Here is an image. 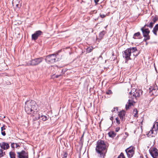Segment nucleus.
<instances>
[{
	"label": "nucleus",
	"mask_w": 158,
	"mask_h": 158,
	"mask_svg": "<svg viewBox=\"0 0 158 158\" xmlns=\"http://www.w3.org/2000/svg\"><path fill=\"white\" fill-rule=\"evenodd\" d=\"M58 54H52L47 56L45 58L46 61L48 63H53L56 61V56Z\"/></svg>",
	"instance_id": "20e7f679"
},
{
	"label": "nucleus",
	"mask_w": 158,
	"mask_h": 158,
	"mask_svg": "<svg viewBox=\"0 0 158 158\" xmlns=\"http://www.w3.org/2000/svg\"><path fill=\"white\" fill-rule=\"evenodd\" d=\"M115 109H116V110L117 111V110H118L117 108H114V110H112V112H114V111H115Z\"/></svg>",
	"instance_id": "e433bc0d"
},
{
	"label": "nucleus",
	"mask_w": 158,
	"mask_h": 158,
	"mask_svg": "<svg viewBox=\"0 0 158 158\" xmlns=\"http://www.w3.org/2000/svg\"><path fill=\"white\" fill-rule=\"evenodd\" d=\"M43 58H39L32 60L27 63V65L28 66L36 65L41 62Z\"/></svg>",
	"instance_id": "39448f33"
},
{
	"label": "nucleus",
	"mask_w": 158,
	"mask_h": 158,
	"mask_svg": "<svg viewBox=\"0 0 158 158\" xmlns=\"http://www.w3.org/2000/svg\"><path fill=\"white\" fill-rule=\"evenodd\" d=\"M99 58H101L102 59V56L100 55L99 57Z\"/></svg>",
	"instance_id": "58836bf2"
},
{
	"label": "nucleus",
	"mask_w": 158,
	"mask_h": 158,
	"mask_svg": "<svg viewBox=\"0 0 158 158\" xmlns=\"http://www.w3.org/2000/svg\"><path fill=\"white\" fill-rule=\"evenodd\" d=\"M141 91L139 90H136L135 92L131 91L129 93V98H130L128 101V102L126 105V109L127 110L131 106H133L135 103L134 101V99H136V97H139L141 94Z\"/></svg>",
	"instance_id": "7ed1b4c3"
},
{
	"label": "nucleus",
	"mask_w": 158,
	"mask_h": 158,
	"mask_svg": "<svg viewBox=\"0 0 158 158\" xmlns=\"http://www.w3.org/2000/svg\"><path fill=\"white\" fill-rule=\"evenodd\" d=\"M113 117H111L110 118V119L111 120H112V119H113Z\"/></svg>",
	"instance_id": "a19ab883"
},
{
	"label": "nucleus",
	"mask_w": 158,
	"mask_h": 158,
	"mask_svg": "<svg viewBox=\"0 0 158 158\" xmlns=\"http://www.w3.org/2000/svg\"><path fill=\"white\" fill-rule=\"evenodd\" d=\"M150 154L154 158H156L158 156V150L155 148H151L149 149Z\"/></svg>",
	"instance_id": "0eeeda50"
},
{
	"label": "nucleus",
	"mask_w": 158,
	"mask_h": 158,
	"mask_svg": "<svg viewBox=\"0 0 158 158\" xmlns=\"http://www.w3.org/2000/svg\"><path fill=\"white\" fill-rule=\"evenodd\" d=\"M154 130L153 129H151L147 134V135L149 137H152L154 136V135L153 133Z\"/></svg>",
	"instance_id": "a211bd4d"
},
{
	"label": "nucleus",
	"mask_w": 158,
	"mask_h": 158,
	"mask_svg": "<svg viewBox=\"0 0 158 158\" xmlns=\"http://www.w3.org/2000/svg\"><path fill=\"white\" fill-rule=\"evenodd\" d=\"M158 90V88L157 86L153 87L151 86L149 88V93L150 94H153L155 96H156L158 94L157 93Z\"/></svg>",
	"instance_id": "1a4fd4ad"
},
{
	"label": "nucleus",
	"mask_w": 158,
	"mask_h": 158,
	"mask_svg": "<svg viewBox=\"0 0 158 158\" xmlns=\"http://www.w3.org/2000/svg\"><path fill=\"white\" fill-rule=\"evenodd\" d=\"M116 123L118 124H119L120 123V120H119V119L118 118H116Z\"/></svg>",
	"instance_id": "7c9ffc66"
},
{
	"label": "nucleus",
	"mask_w": 158,
	"mask_h": 158,
	"mask_svg": "<svg viewBox=\"0 0 158 158\" xmlns=\"http://www.w3.org/2000/svg\"><path fill=\"white\" fill-rule=\"evenodd\" d=\"M128 49L130 50L131 54V53H134L133 54L134 56H136L138 55L139 53L136 48L132 47L129 48Z\"/></svg>",
	"instance_id": "f8f14e48"
},
{
	"label": "nucleus",
	"mask_w": 158,
	"mask_h": 158,
	"mask_svg": "<svg viewBox=\"0 0 158 158\" xmlns=\"http://www.w3.org/2000/svg\"><path fill=\"white\" fill-rule=\"evenodd\" d=\"M158 19L156 17H154L153 18L152 20L153 21V23H154Z\"/></svg>",
	"instance_id": "c756f323"
},
{
	"label": "nucleus",
	"mask_w": 158,
	"mask_h": 158,
	"mask_svg": "<svg viewBox=\"0 0 158 158\" xmlns=\"http://www.w3.org/2000/svg\"><path fill=\"white\" fill-rule=\"evenodd\" d=\"M108 146L106 142L99 140L97 142L95 151L97 156L100 158H105L107 152Z\"/></svg>",
	"instance_id": "f03ea898"
},
{
	"label": "nucleus",
	"mask_w": 158,
	"mask_h": 158,
	"mask_svg": "<svg viewBox=\"0 0 158 158\" xmlns=\"http://www.w3.org/2000/svg\"><path fill=\"white\" fill-rule=\"evenodd\" d=\"M38 106L35 102L34 101H29L25 103V110L28 114H32L36 120L39 118L38 114Z\"/></svg>",
	"instance_id": "f257e3e1"
},
{
	"label": "nucleus",
	"mask_w": 158,
	"mask_h": 158,
	"mask_svg": "<svg viewBox=\"0 0 158 158\" xmlns=\"http://www.w3.org/2000/svg\"><path fill=\"white\" fill-rule=\"evenodd\" d=\"M146 156V158H148L147 157V156Z\"/></svg>",
	"instance_id": "37998d69"
},
{
	"label": "nucleus",
	"mask_w": 158,
	"mask_h": 158,
	"mask_svg": "<svg viewBox=\"0 0 158 158\" xmlns=\"http://www.w3.org/2000/svg\"><path fill=\"white\" fill-rule=\"evenodd\" d=\"M106 33V31H101L99 34V37L100 39H102L105 34Z\"/></svg>",
	"instance_id": "4be33fe9"
},
{
	"label": "nucleus",
	"mask_w": 158,
	"mask_h": 158,
	"mask_svg": "<svg viewBox=\"0 0 158 158\" xmlns=\"http://www.w3.org/2000/svg\"><path fill=\"white\" fill-rule=\"evenodd\" d=\"M87 52H91V51H90V50L89 51V49H88H88H87Z\"/></svg>",
	"instance_id": "ea45409f"
},
{
	"label": "nucleus",
	"mask_w": 158,
	"mask_h": 158,
	"mask_svg": "<svg viewBox=\"0 0 158 158\" xmlns=\"http://www.w3.org/2000/svg\"><path fill=\"white\" fill-rule=\"evenodd\" d=\"M158 31V24H156L154 27V28L153 30V32L154 34L156 35H157V32Z\"/></svg>",
	"instance_id": "6ab92c4d"
},
{
	"label": "nucleus",
	"mask_w": 158,
	"mask_h": 158,
	"mask_svg": "<svg viewBox=\"0 0 158 158\" xmlns=\"http://www.w3.org/2000/svg\"><path fill=\"white\" fill-rule=\"evenodd\" d=\"M3 136H5L6 135V133L5 131H2L1 132Z\"/></svg>",
	"instance_id": "f704fd0d"
},
{
	"label": "nucleus",
	"mask_w": 158,
	"mask_h": 158,
	"mask_svg": "<svg viewBox=\"0 0 158 158\" xmlns=\"http://www.w3.org/2000/svg\"><path fill=\"white\" fill-rule=\"evenodd\" d=\"M125 115V112L124 111H122L119 112L118 114V116L122 120H123L124 119Z\"/></svg>",
	"instance_id": "f3484780"
},
{
	"label": "nucleus",
	"mask_w": 158,
	"mask_h": 158,
	"mask_svg": "<svg viewBox=\"0 0 158 158\" xmlns=\"http://www.w3.org/2000/svg\"><path fill=\"white\" fill-rule=\"evenodd\" d=\"M99 0H94V2L96 4V5H97L98 4V2H99Z\"/></svg>",
	"instance_id": "c9c22d12"
},
{
	"label": "nucleus",
	"mask_w": 158,
	"mask_h": 158,
	"mask_svg": "<svg viewBox=\"0 0 158 158\" xmlns=\"http://www.w3.org/2000/svg\"><path fill=\"white\" fill-rule=\"evenodd\" d=\"M118 158H125L123 154V153H121L120 155H119L118 157Z\"/></svg>",
	"instance_id": "bb28decb"
},
{
	"label": "nucleus",
	"mask_w": 158,
	"mask_h": 158,
	"mask_svg": "<svg viewBox=\"0 0 158 158\" xmlns=\"http://www.w3.org/2000/svg\"><path fill=\"white\" fill-rule=\"evenodd\" d=\"M4 154L3 152V150L1 149L0 150V157H2L4 155Z\"/></svg>",
	"instance_id": "c85d7f7f"
},
{
	"label": "nucleus",
	"mask_w": 158,
	"mask_h": 158,
	"mask_svg": "<svg viewBox=\"0 0 158 158\" xmlns=\"http://www.w3.org/2000/svg\"><path fill=\"white\" fill-rule=\"evenodd\" d=\"M146 26V25H145L144 27L141 28V30L143 32V36H147V35H149L150 32V31L148 29H144V27Z\"/></svg>",
	"instance_id": "ddd939ff"
},
{
	"label": "nucleus",
	"mask_w": 158,
	"mask_h": 158,
	"mask_svg": "<svg viewBox=\"0 0 158 158\" xmlns=\"http://www.w3.org/2000/svg\"><path fill=\"white\" fill-rule=\"evenodd\" d=\"M42 32L40 31H36L34 34L32 35V39L33 40H35L37 39L38 37L40 35Z\"/></svg>",
	"instance_id": "9b49d317"
},
{
	"label": "nucleus",
	"mask_w": 158,
	"mask_h": 158,
	"mask_svg": "<svg viewBox=\"0 0 158 158\" xmlns=\"http://www.w3.org/2000/svg\"><path fill=\"white\" fill-rule=\"evenodd\" d=\"M152 129H153L155 131L154 134H156V131L158 130V122H155L154 123L152 127Z\"/></svg>",
	"instance_id": "2eb2a0df"
},
{
	"label": "nucleus",
	"mask_w": 158,
	"mask_h": 158,
	"mask_svg": "<svg viewBox=\"0 0 158 158\" xmlns=\"http://www.w3.org/2000/svg\"><path fill=\"white\" fill-rule=\"evenodd\" d=\"M20 146L19 144L18 143H13L11 144V147L13 148H17L18 147H19Z\"/></svg>",
	"instance_id": "412c9836"
},
{
	"label": "nucleus",
	"mask_w": 158,
	"mask_h": 158,
	"mask_svg": "<svg viewBox=\"0 0 158 158\" xmlns=\"http://www.w3.org/2000/svg\"><path fill=\"white\" fill-rule=\"evenodd\" d=\"M133 114H134V116L135 117H137V109H134L133 111Z\"/></svg>",
	"instance_id": "393cba45"
},
{
	"label": "nucleus",
	"mask_w": 158,
	"mask_h": 158,
	"mask_svg": "<svg viewBox=\"0 0 158 158\" xmlns=\"http://www.w3.org/2000/svg\"><path fill=\"white\" fill-rule=\"evenodd\" d=\"M38 115L40 117L37 119L40 118L43 121H45L47 119H48L49 118L48 116H46L45 115H40V114H39V113H38Z\"/></svg>",
	"instance_id": "dca6fc26"
},
{
	"label": "nucleus",
	"mask_w": 158,
	"mask_h": 158,
	"mask_svg": "<svg viewBox=\"0 0 158 158\" xmlns=\"http://www.w3.org/2000/svg\"><path fill=\"white\" fill-rule=\"evenodd\" d=\"M143 36L145 37L144 40L145 41L148 40L150 39V36L149 35H147V36Z\"/></svg>",
	"instance_id": "a878e982"
},
{
	"label": "nucleus",
	"mask_w": 158,
	"mask_h": 158,
	"mask_svg": "<svg viewBox=\"0 0 158 158\" xmlns=\"http://www.w3.org/2000/svg\"><path fill=\"white\" fill-rule=\"evenodd\" d=\"M107 25L106 27H105V28H106V27H107Z\"/></svg>",
	"instance_id": "79ce46f5"
},
{
	"label": "nucleus",
	"mask_w": 158,
	"mask_h": 158,
	"mask_svg": "<svg viewBox=\"0 0 158 158\" xmlns=\"http://www.w3.org/2000/svg\"><path fill=\"white\" fill-rule=\"evenodd\" d=\"M18 158H28V153L24 151H22L20 152H18Z\"/></svg>",
	"instance_id": "6e6552de"
},
{
	"label": "nucleus",
	"mask_w": 158,
	"mask_h": 158,
	"mask_svg": "<svg viewBox=\"0 0 158 158\" xmlns=\"http://www.w3.org/2000/svg\"><path fill=\"white\" fill-rule=\"evenodd\" d=\"M154 24V23L153 22H150L149 25H147V26L148 27H149L151 28H152L153 26V25Z\"/></svg>",
	"instance_id": "cd10ccee"
},
{
	"label": "nucleus",
	"mask_w": 158,
	"mask_h": 158,
	"mask_svg": "<svg viewBox=\"0 0 158 158\" xmlns=\"http://www.w3.org/2000/svg\"><path fill=\"white\" fill-rule=\"evenodd\" d=\"M58 77V76H56V77Z\"/></svg>",
	"instance_id": "c03bdc74"
},
{
	"label": "nucleus",
	"mask_w": 158,
	"mask_h": 158,
	"mask_svg": "<svg viewBox=\"0 0 158 158\" xmlns=\"http://www.w3.org/2000/svg\"><path fill=\"white\" fill-rule=\"evenodd\" d=\"M1 147L4 150H6L8 149L10 146L9 144L5 142H2L0 144Z\"/></svg>",
	"instance_id": "4468645a"
},
{
	"label": "nucleus",
	"mask_w": 158,
	"mask_h": 158,
	"mask_svg": "<svg viewBox=\"0 0 158 158\" xmlns=\"http://www.w3.org/2000/svg\"><path fill=\"white\" fill-rule=\"evenodd\" d=\"M110 137H113L116 135V134L113 131H111L108 133Z\"/></svg>",
	"instance_id": "b1692460"
},
{
	"label": "nucleus",
	"mask_w": 158,
	"mask_h": 158,
	"mask_svg": "<svg viewBox=\"0 0 158 158\" xmlns=\"http://www.w3.org/2000/svg\"><path fill=\"white\" fill-rule=\"evenodd\" d=\"M120 127H117L115 128V131L117 132H118L120 130Z\"/></svg>",
	"instance_id": "473e14b6"
},
{
	"label": "nucleus",
	"mask_w": 158,
	"mask_h": 158,
	"mask_svg": "<svg viewBox=\"0 0 158 158\" xmlns=\"http://www.w3.org/2000/svg\"><path fill=\"white\" fill-rule=\"evenodd\" d=\"M9 154L10 158H15V155L14 152H10Z\"/></svg>",
	"instance_id": "5701e85b"
},
{
	"label": "nucleus",
	"mask_w": 158,
	"mask_h": 158,
	"mask_svg": "<svg viewBox=\"0 0 158 158\" xmlns=\"http://www.w3.org/2000/svg\"><path fill=\"white\" fill-rule=\"evenodd\" d=\"M135 149V148L131 146L125 150L127 156L129 158H130L133 156V155L134 154Z\"/></svg>",
	"instance_id": "423d86ee"
},
{
	"label": "nucleus",
	"mask_w": 158,
	"mask_h": 158,
	"mask_svg": "<svg viewBox=\"0 0 158 158\" xmlns=\"http://www.w3.org/2000/svg\"><path fill=\"white\" fill-rule=\"evenodd\" d=\"M5 125H3V126L2 127H1V129L2 131H3V130H4L5 129Z\"/></svg>",
	"instance_id": "72a5a7b5"
},
{
	"label": "nucleus",
	"mask_w": 158,
	"mask_h": 158,
	"mask_svg": "<svg viewBox=\"0 0 158 158\" xmlns=\"http://www.w3.org/2000/svg\"><path fill=\"white\" fill-rule=\"evenodd\" d=\"M112 93V91L111 90H109L107 92H106V94H110Z\"/></svg>",
	"instance_id": "2f4dec72"
},
{
	"label": "nucleus",
	"mask_w": 158,
	"mask_h": 158,
	"mask_svg": "<svg viewBox=\"0 0 158 158\" xmlns=\"http://www.w3.org/2000/svg\"><path fill=\"white\" fill-rule=\"evenodd\" d=\"M100 16L102 18H103L105 17V15L103 14L100 15Z\"/></svg>",
	"instance_id": "4c0bfd02"
},
{
	"label": "nucleus",
	"mask_w": 158,
	"mask_h": 158,
	"mask_svg": "<svg viewBox=\"0 0 158 158\" xmlns=\"http://www.w3.org/2000/svg\"><path fill=\"white\" fill-rule=\"evenodd\" d=\"M131 56V53H130V51L128 48H127L125 50L123 54V56L124 57H125L126 60L127 61L131 59L130 56Z\"/></svg>",
	"instance_id": "9d476101"
},
{
	"label": "nucleus",
	"mask_w": 158,
	"mask_h": 158,
	"mask_svg": "<svg viewBox=\"0 0 158 158\" xmlns=\"http://www.w3.org/2000/svg\"><path fill=\"white\" fill-rule=\"evenodd\" d=\"M140 35V32H138L135 33L134 35L133 38L135 39L139 38Z\"/></svg>",
	"instance_id": "aec40b11"
}]
</instances>
